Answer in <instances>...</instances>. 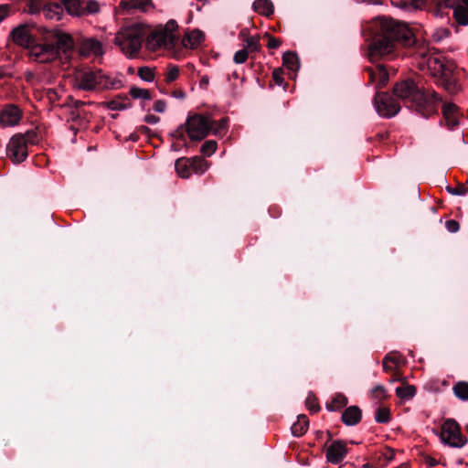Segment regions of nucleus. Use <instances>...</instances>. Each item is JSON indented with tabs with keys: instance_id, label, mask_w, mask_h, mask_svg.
<instances>
[{
	"instance_id": "a878e982",
	"label": "nucleus",
	"mask_w": 468,
	"mask_h": 468,
	"mask_svg": "<svg viewBox=\"0 0 468 468\" xmlns=\"http://www.w3.org/2000/svg\"><path fill=\"white\" fill-rule=\"evenodd\" d=\"M62 5L69 14L82 16V0H62Z\"/></svg>"
},
{
	"instance_id": "a18cd8bd",
	"label": "nucleus",
	"mask_w": 468,
	"mask_h": 468,
	"mask_svg": "<svg viewBox=\"0 0 468 468\" xmlns=\"http://www.w3.org/2000/svg\"><path fill=\"white\" fill-rule=\"evenodd\" d=\"M264 37L269 39L267 45L269 48H278L282 43L281 38L274 37L270 33H265Z\"/></svg>"
},
{
	"instance_id": "f257e3e1",
	"label": "nucleus",
	"mask_w": 468,
	"mask_h": 468,
	"mask_svg": "<svg viewBox=\"0 0 468 468\" xmlns=\"http://www.w3.org/2000/svg\"><path fill=\"white\" fill-rule=\"evenodd\" d=\"M361 32L367 42V57L371 63L393 59L400 55L401 48L417 44V37L407 24L388 16L372 18Z\"/></svg>"
},
{
	"instance_id": "8fccbe9b",
	"label": "nucleus",
	"mask_w": 468,
	"mask_h": 468,
	"mask_svg": "<svg viewBox=\"0 0 468 468\" xmlns=\"http://www.w3.org/2000/svg\"><path fill=\"white\" fill-rule=\"evenodd\" d=\"M171 136L173 138H176L180 141H186L184 125L183 124L179 125L178 128L171 133Z\"/></svg>"
},
{
	"instance_id": "13d9d810",
	"label": "nucleus",
	"mask_w": 468,
	"mask_h": 468,
	"mask_svg": "<svg viewBox=\"0 0 468 468\" xmlns=\"http://www.w3.org/2000/svg\"><path fill=\"white\" fill-rule=\"evenodd\" d=\"M159 121H160V118L154 114H147L144 117V122L147 123H150V124L157 123Z\"/></svg>"
},
{
	"instance_id": "5fc2aeb1",
	"label": "nucleus",
	"mask_w": 468,
	"mask_h": 468,
	"mask_svg": "<svg viewBox=\"0 0 468 468\" xmlns=\"http://www.w3.org/2000/svg\"><path fill=\"white\" fill-rule=\"evenodd\" d=\"M150 3V0H132V7L144 8Z\"/></svg>"
},
{
	"instance_id": "de8ad7c7",
	"label": "nucleus",
	"mask_w": 468,
	"mask_h": 468,
	"mask_svg": "<svg viewBox=\"0 0 468 468\" xmlns=\"http://www.w3.org/2000/svg\"><path fill=\"white\" fill-rule=\"evenodd\" d=\"M445 228L451 233H456L460 229V224L455 219H449L445 222Z\"/></svg>"
},
{
	"instance_id": "72a5a7b5",
	"label": "nucleus",
	"mask_w": 468,
	"mask_h": 468,
	"mask_svg": "<svg viewBox=\"0 0 468 468\" xmlns=\"http://www.w3.org/2000/svg\"><path fill=\"white\" fill-rule=\"evenodd\" d=\"M82 16L95 14L100 10L99 3L96 0H82Z\"/></svg>"
},
{
	"instance_id": "4468645a",
	"label": "nucleus",
	"mask_w": 468,
	"mask_h": 468,
	"mask_svg": "<svg viewBox=\"0 0 468 468\" xmlns=\"http://www.w3.org/2000/svg\"><path fill=\"white\" fill-rule=\"evenodd\" d=\"M365 70L368 74V83H375L376 89L380 90L388 84L389 75L383 64H377L375 69L367 67Z\"/></svg>"
},
{
	"instance_id": "58836bf2",
	"label": "nucleus",
	"mask_w": 468,
	"mask_h": 468,
	"mask_svg": "<svg viewBox=\"0 0 468 468\" xmlns=\"http://www.w3.org/2000/svg\"><path fill=\"white\" fill-rule=\"evenodd\" d=\"M139 77L145 81H152L154 78L153 70L148 67H141L138 69Z\"/></svg>"
},
{
	"instance_id": "3c124183",
	"label": "nucleus",
	"mask_w": 468,
	"mask_h": 468,
	"mask_svg": "<svg viewBox=\"0 0 468 468\" xmlns=\"http://www.w3.org/2000/svg\"><path fill=\"white\" fill-rule=\"evenodd\" d=\"M166 102L164 100H157L154 103V110L157 112L163 113L165 112Z\"/></svg>"
},
{
	"instance_id": "aec40b11",
	"label": "nucleus",
	"mask_w": 468,
	"mask_h": 468,
	"mask_svg": "<svg viewBox=\"0 0 468 468\" xmlns=\"http://www.w3.org/2000/svg\"><path fill=\"white\" fill-rule=\"evenodd\" d=\"M252 7L256 13L265 16H270L274 12V5L271 0H256Z\"/></svg>"
},
{
	"instance_id": "2f4dec72",
	"label": "nucleus",
	"mask_w": 468,
	"mask_h": 468,
	"mask_svg": "<svg viewBox=\"0 0 468 468\" xmlns=\"http://www.w3.org/2000/svg\"><path fill=\"white\" fill-rule=\"evenodd\" d=\"M190 163V169L195 173H204L207 167V163L200 156H194L188 158Z\"/></svg>"
},
{
	"instance_id": "49530a36",
	"label": "nucleus",
	"mask_w": 468,
	"mask_h": 468,
	"mask_svg": "<svg viewBox=\"0 0 468 468\" xmlns=\"http://www.w3.org/2000/svg\"><path fill=\"white\" fill-rule=\"evenodd\" d=\"M382 456L385 459L383 465H386L395 458V451L392 448L387 446L382 452Z\"/></svg>"
},
{
	"instance_id": "c85d7f7f",
	"label": "nucleus",
	"mask_w": 468,
	"mask_h": 468,
	"mask_svg": "<svg viewBox=\"0 0 468 468\" xmlns=\"http://www.w3.org/2000/svg\"><path fill=\"white\" fill-rule=\"evenodd\" d=\"M391 420L390 410L384 406H378L375 411V420L378 423L386 424Z\"/></svg>"
},
{
	"instance_id": "603ef678",
	"label": "nucleus",
	"mask_w": 468,
	"mask_h": 468,
	"mask_svg": "<svg viewBox=\"0 0 468 468\" xmlns=\"http://www.w3.org/2000/svg\"><path fill=\"white\" fill-rule=\"evenodd\" d=\"M136 131L138 132V133L144 134L148 138H151L153 136H156L155 134H154L152 133V130L149 127L145 126V125L139 126Z\"/></svg>"
},
{
	"instance_id": "6ab92c4d",
	"label": "nucleus",
	"mask_w": 468,
	"mask_h": 468,
	"mask_svg": "<svg viewBox=\"0 0 468 468\" xmlns=\"http://www.w3.org/2000/svg\"><path fill=\"white\" fill-rule=\"evenodd\" d=\"M129 101V98L125 94H118L109 101L102 102L103 106L112 111H121L130 108L132 105L130 102L125 103L124 101Z\"/></svg>"
},
{
	"instance_id": "c03bdc74",
	"label": "nucleus",
	"mask_w": 468,
	"mask_h": 468,
	"mask_svg": "<svg viewBox=\"0 0 468 468\" xmlns=\"http://www.w3.org/2000/svg\"><path fill=\"white\" fill-rule=\"evenodd\" d=\"M451 31L448 28H439L433 33L432 37L435 42H440L443 38L449 37Z\"/></svg>"
},
{
	"instance_id": "ea45409f",
	"label": "nucleus",
	"mask_w": 468,
	"mask_h": 468,
	"mask_svg": "<svg viewBox=\"0 0 468 468\" xmlns=\"http://www.w3.org/2000/svg\"><path fill=\"white\" fill-rule=\"evenodd\" d=\"M333 403L335 404V408L337 410H339L340 409L346 407L348 403V399L347 398L341 394V393H337L332 399Z\"/></svg>"
},
{
	"instance_id": "f03ea898",
	"label": "nucleus",
	"mask_w": 468,
	"mask_h": 468,
	"mask_svg": "<svg viewBox=\"0 0 468 468\" xmlns=\"http://www.w3.org/2000/svg\"><path fill=\"white\" fill-rule=\"evenodd\" d=\"M16 45L28 50L38 63H50L64 55L69 57L75 48L72 36L59 29H48L27 22L14 27L8 37Z\"/></svg>"
},
{
	"instance_id": "39448f33",
	"label": "nucleus",
	"mask_w": 468,
	"mask_h": 468,
	"mask_svg": "<svg viewBox=\"0 0 468 468\" xmlns=\"http://www.w3.org/2000/svg\"><path fill=\"white\" fill-rule=\"evenodd\" d=\"M76 87L80 90L90 91L97 87L102 89H116L120 80H112L103 74L100 69L82 68L76 70L75 73Z\"/></svg>"
},
{
	"instance_id": "b1692460",
	"label": "nucleus",
	"mask_w": 468,
	"mask_h": 468,
	"mask_svg": "<svg viewBox=\"0 0 468 468\" xmlns=\"http://www.w3.org/2000/svg\"><path fill=\"white\" fill-rule=\"evenodd\" d=\"M239 37H242L246 42V49L249 52H259L261 48L260 44V37H246V30H241Z\"/></svg>"
},
{
	"instance_id": "864d4df0",
	"label": "nucleus",
	"mask_w": 468,
	"mask_h": 468,
	"mask_svg": "<svg viewBox=\"0 0 468 468\" xmlns=\"http://www.w3.org/2000/svg\"><path fill=\"white\" fill-rule=\"evenodd\" d=\"M10 11V5H0V22L8 16Z\"/></svg>"
},
{
	"instance_id": "79ce46f5",
	"label": "nucleus",
	"mask_w": 468,
	"mask_h": 468,
	"mask_svg": "<svg viewBox=\"0 0 468 468\" xmlns=\"http://www.w3.org/2000/svg\"><path fill=\"white\" fill-rule=\"evenodd\" d=\"M25 137V144L27 145L30 144H36L38 141V134L37 132L35 130H28L25 133H22Z\"/></svg>"
},
{
	"instance_id": "2eb2a0df",
	"label": "nucleus",
	"mask_w": 468,
	"mask_h": 468,
	"mask_svg": "<svg viewBox=\"0 0 468 468\" xmlns=\"http://www.w3.org/2000/svg\"><path fill=\"white\" fill-rule=\"evenodd\" d=\"M442 118L449 130H453L460 124L462 116L460 108L452 102H445L441 109Z\"/></svg>"
},
{
	"instance_id": "052dcab7",
	"label": "nucleus",
	"mask_w": 468,
	"mask_h": 468,
	"mask_svg": "<svg viewBox=\"0 0 468 468\" xmlns=\"http://www.w3.org/2000/svg\"><path fill=\"white\" fill-rule=\"evenodd\" d=\"M69 99L71 101V102H72V106L71 107L75 111H77L78 109H80V107H82L85 104L84 101H79V100H74L72 97H69Z\"/></svg>"
},
{
	"instance_id": "4be33fe9",
	"label": "nucleus",
	"mask_w": 468,
	"mask_h": 468,
	"mask_svg": "<svg viewBox=\"0 0 468 468\" xmlns=\"http://www.w3.org/2000/svg\"><path fill=\"white\" fill-rule=\"evenodd\" d=\"M282 64L292 71H297L300 68L299 58L294 51H286L282 56Z\"/></svg>"
},
{
	"instance_id": "1a4fd4ad",
	"label": "nucleus",
	"mask_w": 468,
	"mask_h": 468,
	"mask_svg": "<svg viewBox=\"0 0 468 468\" xmlns=\"http://www.w3.org/2000/svg\"><path fill=\"white\" fill-rule=\"evenodd\" d=\"M395 6L401 8L412 6L415 9L426 8L430 5L435 7V14L442 16V8H454L457 5H461L460 0H390Z\"/></svg>"
},
{
	"instance_id": "9b49d317",
	"label": "nucleus",
	"mask_w": 468,
	"mask_h": 468,
	"mask_svg": "<svg viewBox=\"0 0 468 468\" xmlns=\"http://www.w3.org/2000/svg\"><path fill=\"white\" fill-rule=\"evenodd\" d=\"M24 137L22 133H16L11 137L6 145V154L14 164H20L28 156V148Z\"/></svg>"
},
{
	"instance_id": "ddd939ff",
	"label": "nucleus",
	"mask_w": 468,
	"mask_h": 468,
	"mask_svg": "<svg viewBox=\"0 0 468 468\" xmlns=\"http://www.w3.org/2000/svg\"><path fill=\"white\" fill-rule=\"evenodd\" d=\"M23 112L16 104H6L0 112V124L5 126H15L22 119Z\"/></svg>"
},
{
	"instance_id": "20e7f679",
	"label": "nucleus",
	"mask_w": 468,
	"mask_h": 468,
	"mask_svg": "<svg viewBox=\"0 0 468 468\" xmlns=\"http://www.w3.org/2000/svg\"><path fill=\"white\" fill-rule=\"evenodd\" d=\"M392 91L407 108L426 119L437 114L439 104L441 101V97L437 92L425 90L412 78L397 81Z\"/></svg>"
},
{
	"instance_id": "338daca9",
	"label": "nucleus",
	"mask_w": 468,
	"mask_h": 468,
	"mask_svg": "<svg viewBox=\"0 0 468 468\" xmlns=\"http://www.w3.org/2000/svg\"><path fill=\"white\" fill-rule=\"evenodd\" d=\"M70 114H71V119L74 122H80L81 120V116L77 111H75V110L71 111Z\"/></svg>"
},
{
	"instance_id": "f3484780",
	"label": "nucleus",
	"mask_w": 468,
	"mask_h": 468,
	"mask_svg": "<svg viewBox=\"0 0 468 468\" xmlns=\"http://www.w3.org/2000/svg\"><path fill=\"white\" fill-rule=\"evenodd\" d=\"M362 410L358 406H350L346 408L341 416V420L346 426H355L361 421Z\"/></svg>"
},
{
	"instance_id": "dca6fc26",
	"label": "nucleus",
	"mask_w": 468,
	"mask_h": 468,
	"mask_svg": "<svg viewBox=\"0 0 468 468\" xmlns=\"http://www.w3.org/2000/svg\"><path fill=\"white\" fill-rule=\"evenodd\" d=\"M79 52L83 57H88L90 54L101 55L102 53V46L97 39L86 38L81 41Z\"/></svg>"
},
{
	"instance_id": "9d476101",
	"label": "nucleus",
	"mask_w": 468,
	"mask_h": 468,
	"mask_svg": "<svg viewBox=\"0 0 468 468\" xmlns=\"http://www.w3.org/2000/svg\"><path fill=\"white\" fill-rule=\"evenodd\" d=\"M374 105L378 113L385 118L395 116L400 110V105L388 92L378 91Z\"/></svg>"
},
{
	"instance_id": "6e6552de",
	"label": "nucleus",
	"mask_w": 468,
	"mask_h": 468,
	"mask_svg": "<svg viewBox=\"0 0 468 468\" xmlns=\"http://www.w3.org/2000/svg\"><path fill=\"white\" fill-rule=\"evenodd\" d=\"M441 442L454 448L463 447L468 440L462 433L460 424L454 419H446L440 432Z\"/></svg>"
},
{
	"instance_id": "cd10ccee",
	"label": "nucleus",
	"mask_w": 468,
	"mask_h": 468,
	"mask_svg": "<svg viewBox=\"0 0 468 468\" xmlns=\"http://www.w3.org/2000/svg\"><path fill=\"white\" fill-rule=\"evenodd\" d=\"M417 392V388L413 385H403L396 388V395L402 399H412Z\"/></svg>"
},
{
	"instance_id": "4d7b16f0",
	"label": "nucleus",
	"mask_w": 468,
	"mask_h": 468,
	"mask_svg": "<svg viewBox=\"0 0 468 468\" xmlns=\"http://www.w3.org/2000/svg\"><path fill=\"white\" fill-rule=\"evenodd\" d=\"M54 9H52V7L50 6L48 10H45V12H47V16L48 17H52L51 16V12H53L54 14H58L60 11H62V6L60 5H53Z\"/></svg>"
},
{
	"instance_id": "5701e85b",
	"label": "nucleus",
	"mask_w": 468,
	"mask_h": 468,
	"mask_svg": "<svg viewBox=\"0 0 468 468\" xmlns=\"http://www.w3.org/2000/svg\"><path fill=\"white\" fill-rule=\"evenodd\" d=\"M176 171L182 178H187L191 175L190 163L187 157H180L175 164Z\"/></svg>"
},
{
	"instance_id": "c9c22d12",
	"label": "nucleus",
	"mask_w": 468,
	"mask_h": 468,
	"mask_svg": "<svg viewBox=\"0 0 468 468\" xmlns=\"http://www.w3.org/2000/svg\"><path fill=\"white\" fill-rule=\"evenodd\" d=\"M217 146L216 141L207 140L201 145L200 152L206 156H210L216 152Z\"/></svg>"
},
{
	"instance_id": "09e8293b",
	"label": "nucleus",
	"mask_w": 468,
	"mask_h": 468,
	"mask_svg": "<svg viewBox=\"0 0 468 468\" xmlns=\"http://www.w3.org/2000/svg\"><path fill=\"white\" fill-rule=\"evenodd\" d=\"M272 78L277 85H282L284 82L282 69H276L272 72Z\"/></svg>"
},
{
	"instance_id": "0e129e2a",
	"label": "nucleus",
	"mask_w": 468,
	"mask_h": 468,
	"mask_svg": "<svg viewBox=\"0 0 468 468\" xmlns=\"http://www.w3.org/2000/svg\"><path fill=\"white\" fill-rule=\"evenodd\" d=\"M132 0L130 1H126V0H122L120 2V6L123 9H133V7H132Z\"/></svg>"
},
{
	"instance_id": "bf43d9fd",
	"label": "nucleus",
	"mask_w": 468,
	"mask_h": 468,
	"mask_svg": "<svg viewBox=\"0 0 468 468\" xmlns=\"http://www.w3.org/2000/svg\"><path fill=\"white\" fill-rule=\"evenodd\" d=\"M424 463L429 466V467H434L436 466L439 463L438 461H436V459L432 458L431 456L430 455H425L424 456Z\"/></svg>"
},
{
	"instance_id": "f8f14e48",
	"label": "nucleus",
	"mask_w": 468,
	"mask_h": 468,
	"mask_svg": "<svg viewBox=\"0 0 468 468\" xmlns=\"http://www.w3.org/2000/svg\"><path fill=\"white\" fill-rule=\"evenodd\" d=\"M348 448L345 441H332L331 444L326 449V461L334 464H338L346 458Z\"/></svg>"
},
{
	"instance_id": "7c9ffc66",
	"label": "nucleus",
	"mask_w": 468,
	"mask_h": 468,
	"mask_svg": "<svg viewBox=\"0 0 468 468\" xmlns=\"http://www.w3.org/2000/svg\"><path fill=\"white\" fill-rule=\"evenodd\" d=\"M211 133L217 136H223L228 131L229 118H222L219 121H213Z\"/></svg>"
},
{
	"instance_id": "0eeeda50",
	"label": "nucleus",
	"mask_w": 468,
	"mask_h": 468,
	"mask_svg": "<svg viewBox=\"0 0 468 468\" xmlns=\"http://www.w3.org/2000/svg\"><path fill=\"white\" fill-rule=\"evenodd\" d=\"M185 125L188 137L196 142L205 139L213 128L210 117L200 113L189 115Z\"/></svg>"
},
{
	"instance_id": "bb28decb",
	"label": "nucleus",
	"mask_w": 468,
	"mask_h": 468,
	"mask_svg": "<svg viewBox=\"0 0 468 468\" xmlns=\"http://www.w3.org/2000/svg\"><path fill=\"white\" fill-rule=\"evenodd\" d=\"M159 27L169 36V38H171V44L175 47L178 41V37L174 33L178 28L176 21L170 19L165 26H159Z\"/></svg>"
},
{
	"instance_id": "473e14b6",
	"label": "nucleus",
	"mask_w": 468,
	"mask_h": 468,
	"mask_svg": "<svg viewBox=\"0 0 468 468\" xmlns=\"http://www.w3.org/2000/svg\"><path fill=\"white\" fill-rule=\"evenodd\" d=\"M129 93L133 99L152 100L154 98L151 90L147 89L138 88L136 86H133L130 89Z\"/></svg>"
},
{
	"instance_id": "412c9836",
	"label": "nucleus",
	"mask_w": 468,
	"mask_h": 468,
	"mask_svg": "<svg viewBox=\"0 0 468 468\" xmlns=\"http://www.w3.org/2000/svg\"><path fill=\"white\" fill-rule=\"evenodd\" d=\"M309 420L306 415L301 414L298 416L297 421L294 422L291 428L292 433L295 437L303 436L308 429Z\"/></svg>"
},
{
	"instance_id": "69168bd1",
	"label": "nucleus",
	"mask_w": 468,
	"mask_h": 468,
	"mask_svg": "<svg viewBox=\"0 0 468 468\" xmlns=\"http://www.w3.org/2000/svg\"><path fill=\"white\" fill-rule=\"evenodd\" d=\"M47 94L50 101H53L58 98V93L55 91V90L49 89Z\"/></svg>"
},
{
	"instance_id": "c756f323",
	"label": "nucleus",
	"mask_w": 468,
	"mask_h": 468,
	"mask_svg": "<svg viewBox=\"0 0 468 468\" xmlns=\"http://www.w3.org/2000/svg\"><path fill=\"white\" fill-rule=\"evenodd\" d=\"M454 395L461 400H468V382L459 381L452 388Z\"/></svg>"
},
{
	"instance_id": "e2e57ef3",
	"label": "nucleus",
	"mask_w": 468,
	"mask_h": 468,
	"mask_svg": "<svg viewBox=\"0 0 468 468\" xmlns=\"http://www.w3.org/2000/svg\"><path fill=\"white\" fill-rule=\"evenodd\" d=\"M172 96L176 99L184 100L186 98V92L183 90H175L172 92Z\"/></svg>"
},
{
	"instance_id": "f704fd0d",
	"label": "nucleus",
	"mask_w": 468,
	"mask_h": 468,
	"mask_svg": "<svg viewBox=\"0 0 468 468\" xmlns=\"http://www.w3.org/2000/svg\"><path fill=\"white\" fill-rule=\"evenodd\" d=\"M371 396L373 399L381 402L388 398L387 389L383 385H377L371 389Z\"/></svg>"
},
{
	"instance_id": "37998d69",
	"label": "nucleus",
	"mask_w": 468,
	"mask_h": 468,
	"mask_svg": "<svg viewBox=\"0 0 468 468\" xmlns=\"http://www.w3.org/2000/svg\"><path fill=\"white\" fill-rule=\"evenodd\" d=\"M249 57V51L246 48L238 50L233 57V61L237 64L244 63Z\"/></svg>"
},
{
	"instance_id": "a211bd4d",
	"label": "nucleus",
	"mask_w": 468,
	"mask_h": 468,
	"mask_svg": "<svg viewBox=\"0 0 468 468\" xmlns=\"http://www.w3.org/2000/svg\"><path fill=\"white\" fill-rule=\"evenodd\" d=\"M205 40V34L199 29L188 30L182 40L185 47L197 48Z\"/></svg>"
},
{
	"instance_id": "393cba45",
	"label": "nucleus",
	"mask_w": 468,
	"mask_h": 468,
	"mask_svg": "<svg viewBox=\"0 0 468 468\" xmlns=\"http://www.w3.org/2000/svg\"><path fill=\"white\" fill-rule=\"evenodd\" d=\"M452 16L458 25L467 26L468 25V7H465L462 4L457 5L453 8Z\"/></svg>"
},
{
	"instance_id": "774afa93",
	"label": "nucleus",
	"mask_w": 468,
	"mask_h": 468,
	"mask_svg": "<svg viewBox=\"0 0 468 468\" xmlns=\"http://www.w3.org/2000/svg\"><path fill=\"white\" fill-rule=\"evenodd\" d=\"M139 139H140V136H139V133L137 131L132 133L128 138V140L133 141V142H137Z\"/></svg>"
},
{
	"instance_id": "e433bc0d",
	"label": "nucleus",
	"mask_w": 468,
	"mask_h": 468,
	"mask_svg": "<svg viewBox=\"0 0 468 468\" xmlns=\"http://www.w3.org/2000/svg\"><path fill=\"white\" fill-rule=\"evenodd\" d=\"M305 405L307 409L313 413L318 412L320 410L318 399L312 392L308 394L305 400Z\"/></svg>"
},
{
	"instance_id": "7ed1b4c3",
	"label": "nucleus",
	"mask_w": 468,
	"mask_h": 468,
	"mask_svg": "<svg viewBox=\"0 0 468 468\" xmlns=\"http://www.w3.org/2000/svg\"><path fill=\"white\" fill-rule=\"evenodd\" d=\"M145 39L146 47L155 51L163 47L171 48L169 36L157 27L148 34V27L143 24H133L122 27L115 36L114 43L130 58H136Z\"/></svg>"
},
{
	"instance_id": "423d86ee",
	"label": "nucleus",
	"mask_w": 468,
	"mask_h": 468,
	"mask_svg": "<svg viewBox=\"0 0 468 468\" xmlns=\"http://www.w3.org/2000/svg\"><path fill=\"white\" fill-rule=\"evenodd\" d=\"M429 67L433 70L435 83L438 86L442 87L451 94L457 92L458 83L453 78L454 63L433 58L429 59Z\"/></svg>"
},
{
	"instance_id": "a19ab883",
	"label": "nucleus",
	"mask_w": 468,
	"mask_h": 468,
	"mask_svg": "<svg viewBox=\"0 0 468 468\" xmlns=\"http://www.w3.org/2000/svg\"><path fill=\"white\" fill-rule=\"evenodd\" d=\"M178 75H179L178 67L175 66V65H171V66H169L168 71L165 75V81L167 83H171L178 78Z\"/></svg>"
},
{
	"instance_id": "680f3d73",
	"label": "nucleus",
	"mask_w": 468,
	"mask_h": 468,
	"mask_svg": "<svg viewBox=\"0 0 468 468\" xmlns=\"http://www.w3.org/2000/svg\"><path fill=\"white\" fill-rule=\"evenodd\" d=\"M209 83V78L207 75L202 76V78L199 80V87L203 90H206L207 88V85Z\"/></svg>"
},
{
	"instance_id": "4c0bfd02",
	"label": "nucleus",
	"mask_w": 468,
	"mask_h": 468,
	"mask_svg": "<svg viewBox=\"0 0 468 468\" xmlns=\"http://www.w3.org/2000/svg\"><path fill=\"white\" fill-rule=\"evenodd\" d=\"M446 190L448 193L454 196H464L468 193V187L463 184H458L455 187L447 186Z\"/></svg>"
},
{
	"instance_id": "6e6d98bb",
	"label": "nucleus",
	"mask_w": 468,
	"mask_h": 468,
	"mask_svg": "<svg viewBox=\"0 0 468 468\" xmlns=\"http://www.w3.org/2000/svg\"><path fill=\"white\" fill-rule=\"evenodd\" d=\"M388 359H390V354H388L382 361L383 369L387 373H390L393 371V367L388 365Z\"/></svg>"
}]
</instances>
